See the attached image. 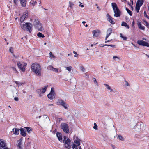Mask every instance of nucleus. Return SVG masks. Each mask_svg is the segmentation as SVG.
Returning <instances> with one entry per match:
<instances>
[{"instance_id": "obj_1", "label": "nucleus", "mask_w": 149, "mask_h": 149, "mask_svg": "<svg viewBox=\"0 0 149 149\" xmlns=\"http://www.w3.org/2000/svg\"><path fill=\"white\" fill-rule=\"evenodd\" d=\"M32 71L34 72L37 76H41V68L40 66L37 63H33L31 66Z\"/></svg>"}, {"instance_id": "obj_2", "label": "nucleus", "mask_w": 149, "mask_h": 149, "mask_svg": "<svg viewBox=\"0 0 149 149\" xmlns=\"http://www.w3.org/2000/svg\"><path fill=\"white\" fill-rule=\"evenodd\" d=\"M24 24H21V28L24 30H26L30 33H31L32 30L33 25L30 23H24Z\"/></svg>"}, {"instance_id": "obj_3", "label": "nucleus", "mask_w": 149, "mask_h": 149, "mask_svg": "<svg viewBox=\"0 0 149 149\" xmlns=\"http://www.w3.org/2000/svg\"><path fill=\"white\" fill-rule=\"evenodd\" d=\"M135 131L136 132H142L145 129V126L142 122L138 123L134 126Z\"/></svg>"}, {"instance_id": "obj_4", "label": "nucleus", "mask_w": 149, "mask_h": 149, "mask_svg": "<svg viewBox=\"0 0 149 149\" xmlns=\"http://www.w3.org/2000/svg\"><path fill=\"white\" fill-rule=\"evenodd\" d=\"M61 127L65 133H69V127L67 124L64 123H62L61 124Z\"/></svg>"}, {"instance_id": "obj_5", "label": "nucleus", "mask_w": 149, "mask_h": 149, "mask_svg": "<svg viewBox=\"0 0 149 149\" xmlns=\"http://www.w3.org/2000/svg\"><path fill=\"white\" fill-rule=\"evenodd\" d=\"M17 65L18 68H19L23 72H24L25 70V68L27 65V63H25L23 65H22L20 62H18L17 63Z\"/></svg>"}, {"instance_id": "obj_6", "label": "nucleus", "mask_w": 149, "mask_h": 149, "mask_svg": "<svg viewBox=\"0 0 149 149\" xmlns=\"http://www.w3.org/2000/svg\"><path fill=\"white\" fill-rule=\"evenodd\" d=\"M57 104L63 106L65 109L68 108V105L66 104V102L62 99H59L57 102Z\"/></svg>"}, {"instance_id": "obj_7", "label": "nucleus", "mask_w": 149, "mask_h": 149, "mask_svg": "<svg viewBox=\"0 0 149 149\" xmlns=\"http://www.w3.org/2000/svg\"><path fill=\"white\" fill-rule=\"evenodd\" d=\"M64 143L65 147L68 149H70L71 148L70 146L71 143V140L68 138H67V139L65 141L63 142Z\"/></svg>"}, {"instance_id": "obj_8", "label": "nucleus", "mask_w": 149, "mask_h": 149, "mask_svg": "<svg viewBox=\"0 0 149 149\" xmlns=\"http://www.w3.org/2000/svg\"><path fill=\"white\" fill-rule=\"evenodd\" d=\"M3 140H0V149H8Z\"/></svg>"}, {"instance_id": "obj_9", "label": "nucleus", "mask_w": 149, "mask_h": 149, "mask_svg": "<svg viewBox=\"0 0 149 149\" xmlns=\"http://www.w3.org/2000/svg\"><path fill=\"white\" fill-rule=\"evenodd\" d=\"M137 43L139 45L143 46L149 47L148 43L141 40H139L137 41Z\"/></svg>"}, {"instance_id": "obj_10", "label": "nucleus", "mask_w": 149, "mask_h": 149, "mask_svg": "<svg viewBox=\"0 0 149 149\" xmlns=\"http://www.w3.org/2000/svg\"><path fill=\"white\" fill-rule=\"evenodd\" d=\"M20 131V134L23 136L25 137L26 135V131L24 128H21L19 129Z\"/></svg>"}, {"instance_id": "obj_11", "label": "nucleus", "mask_w": 149, "mask_h": 149, "mask_svg": "<svg viewBox=\"0 0 149 149\" xmlns=\"http://www.w3.org/2000/svg\"><path fill=\"white\" fill-rule=\"evenodd\" d=\"M34 27L35 29H38L39 31H42L44 30L41 23L39 24L36 26H35Z\"/></svg>"}, {"instance_id": "obj_12", "label": "nucleus", "mask_w": 149, "mask_h": 149, "mask_svg": "<svg viewBox=\"0 0 149 149\" xmlns=\"http://www.w3.org/2000/svg\"><path fill=\"white\" fill-rule=\"evenodd\" d=\"M115 13L114 16L116 17H119L121 15V11L119 9L114 11Z\"/></svg>"}, {"instance_id": "obj_13", "label": "nucleus", "mask_w": 149, "mask_h": 149, "mask_svg": "<svg viewBox=\"0 0 149 149\" xmlns=\"http://www.w3.org/2000/svg\"><path fill=\"white\" fill-rule=\"evenodd\" d=\"M56 136L60 141H62V136L61 133L57 132L56 133Z\"/></svg>"}, {"instance_id": "obj_14", "label": "nucleus", "mask_w": 149, "mask_h": 149, "mask_svg": "<svg viewBox=\"0 0 149 149\" xmlns=\"http://www.w3.org/2000/svg\"><path fill=\"white\" fill-rule=\"evenodd\" d=\"M19 129L15 128H14L12 130L13 134L16 135H17L19 134Z\"/></svg>"}, {"instance_id": "obj_15", "label": "nucleus", "mask_w": 149, "mask_h": 149, "mask_svg": "<svg viewBox=\"0 0 149 149\" xmlns=\"http://www.w3.org/2000/svg\"><path fill=\"white\" fill-rule=\"evenodd\" d=\"M99 32L100 31L98 30H93V37H97L99 35Z\"/></svg>"}, {"instance_id": "obj_16", "label": "nucleus", "mask_w": 149, "mask_h": 149, "mask_svg": "<svg viewBox=\"0 0 149 149\" xmlns=\"http://www.w3.org/2000/svg\"><path fill=\"white\" fill-rule=\"evenodd\" d=\"M107 17H108V18L107 19V20L112 24H115L114 22L112 20V18L110 16V15L108 14H107Z\"/></svg>"}, {"instance_id": "obj_17", "label": "nucleus", "mask_w": 149, "mask_h": 149, "mask_svg": "<svg viewBox=\"0 0 149 149\" xmlns=\"http://www.w3.org/2000/svg\"><path fill=\"white\" fill-rule=\"evenodd\" d=\"M112 30L111 28H109L107 29V34L105 38V40H106L107 38L109 37V36L110 35L111 33H112Z\"/></svg>"}, {"instance_id": "obj_18", "label": "nucleus", "mask_w": 149, "mask_h": 149, "mask_svg": "<svg viewBox=\"0 0 149 149\" xmlns=\"http://www.w3.org/2000/svg\"><path fill=\"white\" fill-rule=\"evenodd\" d=\"M111 6L113 11L119 9L117 4L115 3H111Z\"/></svg>"}, {"instance_id": "obj_19", "label": "nucleus", "mask_w": 149, "mask_h": 149, "mask_svg": "<svg viewBox=\"0 0 149 149\" xmlns=\"http://www.w3.org/2000/svg\"><path fill=\"white\" fill-rule=\"evenodd\" d=\"M55 95L49 93L47 95V97L50 100H52L55 98Z\"/></svg>"}, {"instance_id": "obj_20", "label": "nucleus", "mask_w": 149, "mask_h": 149, "mask_svg": "<svg viewBox=\"0 0 149 149\" xmlns=\"http://www.w3.org/2000/svg\"><path fill=\"white\" fill-rule=\"evenodd\" d=\"M20 1L21 5L22 6L25 7L26 6V0H21Z\"/></svg>"}, {"instance_id": "obj_21", "label": "nucleus", "mask_w": 149, "mask_h": 149, "mask_svg": "<svg viewBox=\"0 0 149 149\" xmlns=\"http://www.w3.org/2000/svg\"><path fill=\"white\" fill-rule=\"evenodd\" d=\"M141 4L139 5L137 4H136V7H135V10L137 12V13H138L139 11L140 10V7L142 5V4Z\"/></svg>"}, {"instance_id": "obj_22", "label": "nucleus", "mask_w": 149, "mask_h": 149, "mask_svg": "<svg viewBox=\"0 0 149 149\" xmlns=\"http://www.w3.org/2000/svg\"><path fill=\"white\" fill-rule=\"evenodd\" d=\"M138 26L142 30H144L145 29V27L144 26H143L141 25V23L140 22H139L138 23Z\"/></svg>"}, {"instance_id": "obj_23", "label": "nucleus", "mask_w": 149, "mask_h": 149, "mask_svg": "<svg viewBox=\"0 0 149 149\" xmlns=\"http://www.w3.org/2000/svg\"><path fill=\"white\" fill-rule=\"evenodd\" d=\"M39 24H40V21L38 19H35L33 22V24L34 26H36Z\"/></svg>"}, {"instance_id": "obj_24", "label": "nucleus", "mask_w": 149, "mask_h": 149, "mask_svg": "<svg viewBox=\"0 0 149 149\" xmlns=\"http://www.w3.org/2000/svg\"><path fill=\"white\" fill-rule=\"evenodd\" d=\"M80 140L78 139L76 140H74V142L76 144V145L77 146H79L80 145Z\"/></svg>"}, {"instance_id": "obj_25", "label": "nucleus", "mask_w": 149, "mask_h": 149, "mask_svg": "<svg viewBox=\"0 0 149 149\" xmlns=\"http://www.w3.org/2000/svg\"><path fill=\"white\" fill-rule=\"evenodd\" d=\"M121 26H124L127 29H129V26L124 22H122Z\"/></svg>"}, {"instance_id": "obj_26", "label": "nucleus", "mask_w": 149, "mask_h": 149, "mask_svg": "<svg viewBox=\"0 0 149 149\" xmlns=\"http://www.w3.org/2000/svg\"><path fill=\"white\" fill-rule=\"evenodd\" d=\"M48 87V86L47 85L44 86V88H42L41 90V92L42 93H44L46 91L47 88Z\"/></svg>"}, {"instance_id": "obj_27", "label": "nucleus", "mask_w": 149, "mask_h": 149, "mask_svg": "<svg viewBox=\"0 0 149 149\" xmlns=\"http://www.w3.org/2000/svg\"><path fill=\"white\" fill-rule=\"evenodd\" d=\"M24 128L26 129V131L28 133H31L32 131V130L30 127H25Z\"/></svg>"}, {"instance_id": "obj_28", "label": "nucleus", "mask_w": 149, "mask_h": 149, "mask_svg": "<svg viewBox=\"0 0 149 149\" xmlns=\"http://www.w3.org/2000/svg\"><path fill=\"white\" fill-rule=\"evenodd\" d=\"M144 2V0H138L136 4H137L138 3V5H140V4H142V5H143V3Z\"/></svg>"}, {"instance_id": "obj_29", "label": "nucleus", "mask_w": 149, "mask_h": 149, "mask_svg": "<svg viewBox=\"0 0 149 149\" xmlns=\"http://www.w3.org/2000/svg\"><path fill=\"white\" fill-rule=\"evenodd\" d=\"M104 85L106 86L107 89L108 90H110L111 91H113V90L111 89V88L109 86V85L106 84H104Z\"/></svg>"}, {"instance_id": "obj_30", "label": "nucleus", "mask_w": 149, "mask_h": 149, "mask_svg": "<svg viewBox=\"0 0 149 149\" xmlns=\"http://www.w3.org/2000/svg\"><path fill=\"white\" fill-rule=\"evenodd\" d=\"M127 11L128 13L129 14V15L130 16H132V12L130 10L128 9L126 7V8L125 9Z\"/></svg>"}, {"instance_id": "obj_31", "label": "nucleus", "mask_w": 149, "mask_h": 149, "mask_svg": "<svg viewBox=\"0 0 149 149\" xmlns=\"http://www.w3.org/2000/svg\"><path fill=\"white\" fill-rule=\"evenodd\" d=\"M92 80L93 81L94 84L97 86H98V84L97 81H96V79L95 78H93L92 79Z\"/></svg>"}, {"instance_id": "obj_32", "label": "nucleus", "mask_w": 149, "mask_h": 149, "mask_svg": "<svg viewBox=\"0 0 149 149\" xmlns=\"http://www.w3.org/2000/svg\"><path fill=\"white\" fill-rule=\"evenodd\" d=\"M117 138L119 140L122 141H124L125 140V139L120 135H118V136Z\"/></svg>"}, {"instance_id": "obj_33", "label": "nucleus", "mask_w": 149, "mask_h": 149, "mask_svg": "<svg viewBox=\"0 0 149 149\" xmlns=\"http://www.w3.org/2000/svg\"><path fill=\"white\" fill-rule=\"evenodd\" d=\"M37 36L39 37L44 38L45 36L43 34L40 32H39L37 34Z\"/></svg>"}, {"instance_id": "obj_34", "label": "nucleus", "mask_w": 149, "mask_h": 149, "mask_svg": "<svg viewBox=\"0 0 149 149\" xmlns=\"http://www.w3.org/2000/svg\"><path fill=\"white\" fill-rule=\"evenodd\" d=\"M137 116L140 119L143 117V114L141 113H139L138 114H137Z\"/></svg>"}, {"instance_id": "obj_35", "label": "nucleus", "mask_w": 149, "mask_h": 149, "mask_svg": "<svg viewBox=\"0 0 149 149\" xmlns=\"http://www.w3.org/2000/svg\"><path fill=\"white\" fill-rule=\"evenodd\" d=\"M30 3L32 4L33 6L36 4L37 3L36 1H34L33 0H31V1L30 2Z\"/></svg>"}, {"instance_id": "obj_36", "label": "nucleus", "mask_w": 149, "mask_h": 149, "mask_svg": "<svg viewBox=\"0 0 149 149\" xmlns=\"http://www.w3.org/2000/svg\"><path fill=\"white\" fill-rule=\"evenodd\" d=\"M80 69L83 72H87L86 71L85 69L84 68V67L83 66H81L80 67Z\"/></svg>"}, {"instance_id": "obj_37", "label": "nucleus", "mask_w": 149, "mask_h": 149, "mask_svg": "<svg viewBox=\"0 0 149 149\" xmlns=\"http://www.w3.org/2000/svg\"><path fill=\"white\" fill-rule=\"evenodd\" d=\"M72 147L73 149H78L76 145L74 143L72 144Z\"/></svg>"}, {"instance_id": "obj_38", "label": "nucleus", "mask_w": 149, "mask_h": 149, "mask_svg": "<svg viewBox=\"0 0 149 149\" xmlns=\"http://www.w3.org/2000/svg\"><path fill=\"white\" fill-rule=\"evenodd\" d=\"M9 51L11 53L13 54V56H15V55L13 53V50L12 47H11L9 49Z\"/></svg>"}, {"instance_id": "obj_39", "label": "nucleus", "mask_w": 149, "mask_h": 149, "mask_svg": "<svg viewBox=\"0 0 149 149\" xmlns=\"http://www.w3.org/2000/svg\"><path fill=\"white\" fill-rule=\"evenodd\" d=\"M120 37L122 38L124 40H126L127 39V38L126 37L124 36H123L122 34V33L120 34Z\"/></svg>"}, {"instance_id": "obj_40", "label": "nucleus", "mask_w": 149, "mask_h": 149, "mask_svg": "<svg viewBox=\"0 0 149 149\" xmlns=\"http://www.w3.org/2000/svg\"><path fill=\"white\" fill-rule=\"evenodd\" d=\"M44 117H45V118L46 119V120H47L48 122H49L50 121V119L46 115H44Z\"/></svg>"}, {"instance_id": "obj_41", "label": "nucleus", "mask_w": 149, "mask_h": 149, "mask_svg": "<svg viewBox=\"0 0 149 149\" xmlns=\"http://www.w3.org/2000/svg\"><path fill=\"white\" fill-rule=\"evenodd\" d=\"M50 93V94H54V95H55V93L54 91V89L53 88H52Z\"/></svg>"}, {"instance_id": "obj_42", "label": "nucleus", "mask_w": 149, "mask_h": 149, "mask_svg": "<svg viewBox=\"0 0 149 149\" xmlns=\"http://www.w3.org/2000/svg\"><path fill=\"white\" fill-rule=\"evenodd\" d=\"M72 68V67L71 66H69L68 67H67L66 68V70L68 71L69 72L71 71V70Z\"/></svg>"}, {"instance_id": "obj_43", "label": "nucleus", "mask_w": 149, "mask_h": 149, "mask_svg": "<svg viewBox=\"0 0 149 149\" xmlns=\"http://www.w3.org/2000/svg\"><path fill=\"white\" fill-rule=\"evenodd\" d=\"M25 19V18L24 17V16H23V15L22 17H21L20 18V21L22 22L24 21Z\"/></svg>"}, {"instance_id": "obj_44", "label": "nucleus", "mask_w": 149, "mask_h": 149, "mask_svg": "<svg viewBox=\"0 0 149 149\" xmlns=\"http://www.w3.org/2000/svg\"><path fill=\"white\" fill-rule=\"evenodd\" d=\"M14 71H15V73H17V74H18V71H17V70H16V68L15 67H12L11 68Z\"/></svg>"}, {"instance_id": "obj_45", "label": "nucleus", "mask_w": 149, "mask_h": 149, "mask_svg": "<svg viewBox=\"0 0 149 149\" xmlns=\"http://www.w3.org/2000/svg\"><path fill=\"white\" fill-rule=\"evenodd\" d=\"M48 68L49 70L53 71V70L54 67L52 65H49V66Z\"/></svg>"}, {"instance_id": "obj_46", "label": "nucleus", "mask_w": 149, "mask_h": 149, "mask_svg": "<svg viewBox=\"0 0 149 149\" xmlns=\"http://www.w3.org/2000/svg\"><path fill=\"white\" fill-rule=\"evenodd\" d=\"M53 71L57 73L58 72V69L57 68H54L53 70Z\"/></svg>"}, {"instance_id": "obj_47", "label": "nucleus", "mask_w": 149, "mask_h": 149, "mask_svg": "<svg viewBox=\"0 0 149 149\" xmlns=\"http://www.w3.org/2000/svg\"><path fill=\"white\" fill-rule=\"evenodd\" d=\"M144 16L146 17L148 19H149V17L147 15L145 11L144 12Z\"/></svg>"}, {"instance_id": "obj_48", "label": "nucleus", "mask_w": 149, "mask_h": 149, "mask_svg": "<svg viewBox=\"0 0 149 149\" xmlns=\"http://www.w3.org/2000/svg\"><path fill=\"white\" fill-rule=\"evenodd\" d=\"M94 126L93 127V128L95 129H97V125L96 123H94Z\"/></svg>"}, {"instance_id": "obj_49", "label": "nucleus", "mask_w": 149, "mask_h": 149, "mask_svg": "<svg viewBox=\"0 0 149 149\" xmlns=\"http://www.w3.org/2000/svg\"><path fill=\"white\" fill-rule=\"evenodd\" d=\"M21 141L19 142L18 143V147L20 148H21Z\"/></svg>"}, {"instance_id": "obj_50", "label": "nucleus", "mask_w": 149, "mask_h": 149, "mask_svg": "<svg viewBox=\"0 0 149 149\" xmlns=\"http://www.w3.org/2000/svg\"><path fill=\"white\" fill-rule=\"evenodd\" d=\"M28 13H26L25 14H24L23 16H24V17L25 18H27L28 17Z\"/></svg>"}, {"instance_id": "obj_51", "label": "nucleus", "mask_w": 149, "mask_h": 149, "mask_svg": "<svg viewBox=\"0 0 149 149\" xmlns=\"http://www.w3.org/2000/svg\"><path fill=\"white\" fill-rule=\"evenodd\" d=\"M49 54H50V56L51 57L53 58L55 57V56L52 54L51 52H50Z\"/></svg>"}, {"instance_id": "obj_52", "label": "nucleus", "mask_w": 149, "mask_h": 149, "mask_svg": "<svg viewBox=\"0 0 149 149\" xmlns=\"http://www.w3.org/2000/svg\"><path fill=\"white\" fill-rule=\"evenodd\" d=\"M36 92L38 94H39L41 92V89H38L36 90Z\"/></svg>"}, {"instance_id": "obj_53", "label": "nucleus", "mask_w": 149, "mask_h": 149, "mask_svg": "<svg viewBox=\"0 0 149 149\" xmlns=\"http://www.w3.org/2000/svg\"><path fill=\"white\" fill-rule=\"evenodd\" d=\"M146 25V26H147L148 27H149V24L146 21L145 22Z\"/></svg>"}, {"instance_id": "obj_54", "label": "nucleus", "mask_w": 149, "mask_h": 149, "mask_svg": "<svg viewBox=\"0 0 149 149\" xmlns=\"http://www.w3.org/2000/svg\"><path fill=\"white\" fill-rule=\"evenodd\" d=\"M107 46H111L112 47H114L115 46V45H107Z\"/></svg>"}, {"instance_id": "obj_55", "label": "nucleus", "mask_w": 149, "mask_h": 149, "mask_svg": "<svg viewBox=\"0 0 149 149\" xmlns=\"http://www.w3.org/2000/svg\"><path fill=\"white\" fill-rule=\"evenodd\" d=\"M125 85L126 86H129V85L128 82L126 81H125Z\"/></svg>"}, {"instance_id": "obj_56", "label": "nucleus", "mask_w": 149, "mask_h": 149, "mask_svg": "<svg viewBox=\"0 0 149 149\" xmlns=\"http://www.w3.org/2000/svg\"><path fill=\"white\" fill-rule=\"evenodd\" d=\"M14 99L15 101H18L19 100V99L18 97H15Z\"/></svg>"}, {"instance_id": "obj_57", "label": "nucleus", "mask_w": 149, "mask_h": 149, "mask_svg": "<svg viewBox=\"0 0 149 149\" xmlns=\"http://www.w3.org/2000/svg\"><path fill=\"white\" fill-rule=\"evenodd\" d=\"M69 7L72 9V5H71V2L70 1L69 2Z\"/></svg>"}, {"instance_id": "obj_58", "label": "nucleus", "mask_w": 149, "mask_h": 149, "mask_svg": "<svg viewBox=\"0 0 149 149\" xmlns=\"http://www.w3.org/2000/svg\"><path fill=\"white\" fill-rule=\"evenodd\" d=\"M107 44L103 45V44H102L100 45V46L101 47H104L105 46H107Z\"/></svg>"}, {"instance_id": "obj_59", "label": "nucleus", "mask_w": 149, "mask_h": 149, "mask_svg": "<svg viewBox=\"0 0 149 149\" xmlns=\"http://www.w3.org/2000/svg\"><path fill=\"white\" fill-rule=\"evenodd\" d=\"M63 138H64V139H63V142H64V141H65V140H66V136H64V137H63Z\"/></svg>"}, {"instance_id": "obj_60", "label": "nucleus", "mask_w": 149, "mask_h": 149, "mask_svg": "<svg viewBox=\"0 0 149 149\" xmlns=\"http://www.w3.org/2000/svg\"><path fill=\"white\" fill-rule=\"evenodd\" d=\"M128 4H129V5L130 6H131V9H132V10H133V6H132V5H131V3H130V4L128 3Z\"/></svg>"}, {"instance_id": "obj_61", "label": "nucleus", "mask_w": 149, "mask_h": 149, "mask_svg": "<svg viewBox=\"0 0 149 149\" xmlns=\"http://www.w3.org/2000/svg\"><path fill=\"white\" fill-rule=\"evenodd\" d=\"M116 58H118L116 56H114L113 57V58L114 59V60H115V59Z\"/></svg>"}, {"instance_id": "obj_62", "label": "nucleus", "mask_w": 149, "mask_h": 149, "mask_svg": "<svg viewBox=\"0 0 149 149\" xmlns=\"http://www.w3.org/2000/svg\"><path fill=\"white\" fill-rule=\"evenodd\" d=\"M134 20H133V21L132 22V26H134Z\"/></svg>"}, {"instance_id": "obj_63", "label": "nucleus", "mask_w": 149, "mask_h": 149, "mask_svg": "<svg viewBox=\"0 0 149 149\" xmlns=\"http://www.w3.org/2000/svg\"><path fill=\"white\" fill-rule=\"evenodd\" d=\"M14 82L17 84H19V82H18L17 81H14Z\"/></svg>"}, {"instance_id": "obj_64", "label": "nucleus", "mask_w": 149, "mask_h": 149, "mask_svg": "<svg viewBox=\"0 0 149 149\" xmlns=\"http://www.w3.org/2000/svg\"><path fill=\"white\" fill-rule=\"evenodd\" d=\"M138 138H142V137H141V136L140 135H138Z\"/></svg>"}]
</instances>
